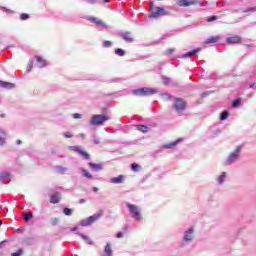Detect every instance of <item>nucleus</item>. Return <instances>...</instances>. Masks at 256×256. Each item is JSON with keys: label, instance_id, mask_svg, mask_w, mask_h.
<instances>
[{"label": "nucleus", "instance_id": "57", "mask_svg": "<svg viewBox=\"0 0 256 256\" xmlns=\"http://www.w3.org/2000/svg\"><path fill=\"white\" fill-rule=\"evenodd\" d=\"M203 97H207V92H205V93L203 94Z\"/></svg>", "mask_w": 256, "mask_h": 256}, {"label": "nucleus", "instance_id": "35", "mask_svg": "<svg viewBox=\"0 0 256 256\" xmlns=\"http://www.w3.org/2000/svg\"><path fill=\"white\" fill-rule=\"evenodd\" d=\"M131 169H132V171H139V169H141V166H139V165L136 164V163H133V164L131 165Z\"/></svg>", "mask_w": 256, "mask_h": 256}, {"label": "nucleus", "instance_id": "34", "mask_svg": "<svg viewBox=\"0 0 256 256\" xmlns=\"http://www.w3.org/2000/svg\"><path fill=\"white\" fill-rule=\"evenodd\" d=\"M23 255V250L18 249L16 252H13L11 256H22Z\"/></svg>", "mask_w": 256, "mask_h": 256}, {"label": "nucleus", "instance_id": "19", "mask_svg": "<svg viewBox=\"0 0 256 256\" xmlns=\"http://www.w3.org/2000/svg\"><path fill=\"white\" fill-rule=\"evenodd\" d=\"M124 41H127V43H133V37H131V33L126 32L123 34Z\"/></svg>", "mask_w": 256, "mask_h": 256}, {"label": "nucleus", "instance_id": "40", "mask_svg": "<svg viewBox=\"0 0 256 256\" xmlns=\"http://www.w3.org/2000/svg\"><path fill=\"white\" fill-rule=\"evenodd\" d=\"M111 45H113V43H111V41H104L103 42V47H111Z\"/></svg>", "mask_w": 256, "mask_h": 256}, {"label": "nucleus", "instance_id": "43", "mask_svg": "<svg viewBox=\"0 0 256 256\" xmlns=\"http://www.w3.org/2000/svg\"><path fill=\"white\" fill-rule=\"evenodd\" d=\"M81 117H83V115H81V114H79V113L73 114V118H74V119H81Z\"/></svg>", "mask_w": 256, "mask_h": 256}, {"label": "nucleus", "instance_id": "14", "mask_svg": "<svg viewBox=\"0 0 256 256\" xmlns=\"http://www.w3.org/2000/svg\"><path fill=\"white\" fill-rule=\"evenodd\" d=\"M199 53V49L192 50L190 52H187L181 56V59H187L188 57H193V55H197Z\"/></svg>", "mask_w": 256, "mask_h": 256}, {"label": "nucleus", "instance_id": "49", "mask_svg": "<svg viewBox=\"0 0 256 256\" xmlns=\"http://www.w3.org/2000/svg\"><path fill=\"white\" fill-rule=\"evenodd\" d=\"M175 50L174 49H168L167 51H166V54L167 55H171V53H173Z\"/></svg>", "mask_w": 256, "mask_h": 256}, {"label": "nucleus", "instance_id": "33", "mask_svg": "<svg viewBox=\"0 0 256 256\" xmlns=\"http://www.w3.org/2000/svg\"><path fill=\"white\" fill-rule=\"evenodd\" d=\"M239 105H241V99L240 98L234 100L233 103H232V107H239Z\"/></svg>", "mask_w": 256, "mask_h": 256}, {"label": "nucleus", "instance_id": "46", "mask_svg": "<svg viewBox=\"0 0 256 256\" xmlns=\"http://www.w3.org/2000/svg\"><path fill=\"white\" fill-rule=\"evenodd\" d=\"M65 137H66L67 139H71V137H73V134H71V132H66V133H65Z\"/></svg>", "mask_w": 256, "mask_h": 256}, {"label": "nucleus", "instance_id": "20", "mask_svg": "<svg viewBox=\"0 0 256 256\" xmlns=\"http://www.w3.org/2000/svg\"><path fill=\"white\" fill-rule=\"evenodd\" d=\"M6 137H7V134L5 133V131L0 130V145H3V143H5Z\"/></svg>", "mask_w": 256, "mask_h": 256}, {"label": "nucleus", "instance_id": "3", "mask_svg": "<svg viewBox=\"0 0 256 256\" xmlns=\"http://www.w3.org/2000/svg\"><path fill=\"white\" fill-rule=\"evenodd\" d=\"M132 93H133V95L147 97L149 95H155V93H157V89L144 87V88H139V89L133 90Z\"/></svg>", "mask_w": 256, "mask_h": 256}, {"label": "nucleus", "instance_id": "53", "mask_svg": "<svg viewBox=\"0 0 256 256\" xmlns=\"http://www.w3.org/2000/svg\"><path fill=\"white\" fill-rule=\"evenodd\" d=\"M254 86H255V83L250 84V89H253Z\"/></svg>", "mask_w": 256, "mask_h": 256}, {"label": "nucleus", "instance_id": "7", "mask_svg": "<svg viewBox=\"0 0 256 256\" xmlns=\"http://www.w3.org/2000/svg\"><path fill=\"white\" fill-rule=\"evenodd\" d=\"M239 153H241V146H237L235 151L229 155L226 165H233L239 159Z\"/></svg>", "mask_w": 256, "mask_h": 256}, {"label": "nucleus", "instance_id": "1", "mask_svg": "<svg viewBox=\"0 0 256 256\" xmlns=\"http://www.w3.org/2000/svg\"><path fill=\"white\" fill-rule=\"evenodd\" d=\"M150 7L152 9V12L150 14V17L152 19H159V17H165V15H169V12H167L162 7H155V8H153V2L150 3Z\"/></svg>", "mask_w": 256, "mask_h": 256}, {"label": "nucleus", "instance_id": "18", "mask_svg": "<svg viewBox=\"0 0 256 256\" xmlns=\"http://www.w3.org/2000/svg\"><path fill=\"white\" fill-rule=\"evenodd\" d=\"M36 61H37V63L40 64V67L47 66V61L45 59H43L41 56H36Z\"/></svg>", "mask_w": 256, "mask_h": 256}, {"label": "nucleus", "instance_id": "15", "mask_svg": "<svg viewBox=\"0 0 256 256\" xmlns=\"http://www.w3.org/2000/svg\"><path fill=\"white\" fill-rule=\"evenodd\" d=\"M239 11H242V13H255V11H256V6H255V7H250V8H248V9L233 10L234 13H239Z\"/></svg>", "mask_w": 256, "mask_h": 256}, {"label": "nucleus", "instance_id": "11", "mask_svg": "<svg viewBox=\"0 0 256 256\" xmlns=\"http://www.w3.org/2000/svg\"><path fill=\"white\" fill-rule=\"evenodd\" d=\"M60 199H61V195L59 193H55L50 197V203L52 205H56V203H59Z\"/></svg>", "mask_w": 256, "mask_h": 256}, {"label": "nucleus", "instance_id": "48", "mask_svg": "<svg viewBox=\"0 0 256 256\" xmlns=\"http://www.w3.org/2000/svg\"><path fill=\"white\" fill-rule=\"evenodd\" d=\"M84 1H86V3H91L92 5H93L94 3H97V0H84Z\"/></svg>", "mask_w": 256, "mask_h": 256}, {"label": "nucleus", "instance_id": "29", "mask_svg": "<svg viewBox=\"0 0 256 256\" xmlns=\"http://www.w3.org/2000/svg\"><path fill=\"white\" fill-rule=\"evenodd\" d=\"M30 219H33V213L28 212L26 214H24V221H30Z\"/></svg>", "mask_w": 256, "mask_h": 256}, {"label": "nucleus", "instance_id": "38", "mask_svg": "<svg viewBox=\"0 0 256 256\" xmlns=\"http://www.w3.org/2000/svg\"><path fill=\"white\" fill-rule=\"evenodd\" d=\"M71 151H76V153H79L81 151V147L79 146H70Z\"/></svg>", "mask_w": 256, "mask_h": 256}, {"label": "nucleus", "instance_id": "2", "mask_svg": "<svg viewBox=\"0 0 256 256\" xmlns=\"http://www.w3.org/2000/svg\"><path fill=\"white\" fill-rule=\"evenodd\" d=\"M101 217H103L102 210H100L99 212L95 213L94 215L82 220L80 222V225L82 227H87L89 225H93V223H95V221H98V219H101Z\"/></svg>", "mask_w": 256, "mask_h": 256}, {"label": "nucleus", "instance_id": "32", "mask_svg": "<svg viewBox=\"0 0 256 256\" xmlns=\"http://www.w3.org/2000/svg\"><path fill=\"white\" fill-rule=\"evenodd\" d=\"M80 237L84 240V241H86V243H88V245H91V239L89 238V237H87V236H85V235H83V234H80Z\"/></svg>", "mask_w": 256, "mask_h": 256}, {"label": "nucleus", "instance_id": "50", "mask_svg": "<svg viewBox=\"0 0 256 256\" xmlns=\"http://www.w3.org/2000/svg\"><path fill=\"white\" fill-rule=\"evenodd\" d=\"M93 191H94L95 193H97V191H99V188L94 187V188H93Z\"/></svg>", "mask_w": 256, "mask_h": 256}, {"label": "nucleus", "instance_id": "21", "mask_svg": "<svg viewBox=\"0 0 256 256\" xmlns=\"http://www.w3.org/2000/svg\"><path fill=\"white\" fill-rule=\"evenodd\" d=\"M82 175L83 177H86V179H93V175L84 168H82Z\"/></svg>", "mask_w": 256, "mask_h": 256}, {"label": "nucleus", "instance_id": "6", "mask_svg": "<svg viewBox=\"0 0 256 256\" xmlns=\"http://www.w3.org/2000/svg\"><path fill=\"white\" fill-rule=\"evenodd\" d=\"M174 108L177 113H181V111H185V109L187 108V102H185V100H183L182 98H175Z\"/></svg>", "mask_w": 256, "mask_h": 256}, {"label": "nucleus", "instance_id": "42", "mask_svg": "<svg viewBox=\"0 0 256 256\" xmlns=\"http://www.w3.org/2000/svg\"><path fill=\"white\" fill-rule=\"evenodd\" d=\"M163 81H164V85H169V83H171V79L169 78H163Z\"/></svg>", "mask_w": 256, "mask_h": 256}, {"label": "nucleus", "instance_id": "24", "mask_svg": "<svg viewBox=\"0 0 256 256\" xmlns=\"http://www.w3.org/2000/svg\"><path fill=\"white\" fill-rule=\"evenodd\" d=\"M138 131H142V133H147L149 131V127L145 125H138L137 126Z\"/></svg>", "mask_w": 256, "mask_h": 256}, {"label": "nucleus", "instance_id": "22", "mask_svg": "<svg viewBox=\"0 0 256 256\" xmlns=\"http://www.w3.org/2000/svg\"><path fill=\"white\" fill-rule=\"evenodd\" d=\"M220 37L219 36H214V37H210L206 40V43H217V41H219Z\"/></svg>", "mask_w": 256, "mask_h": 256}, {"label": "nucleus", "instance_id": "28", "mask_svg": "<svg viewBox=\"0 0 256 256\" xmlns=\"http://www.w3.org/2000/svg\"><path fill=\"white\" fill-rule=\"evenodd\" d=\"M177 143H179V140L169 143V144H166L164 147H165V149H173V147H175L177 145Z\"/></svg>", "mask_w": 256, "mask_h": 256}, {"label": "nucleus", "instance_id": "52", "mask_svg": "<svg viewBox=\"0 0 256 256\" xmlns=\"http://www.w3.org/2000/svg\"><path fill=\"white\" fill-rule=\"evenodd\" d=\"M16 144H17V145H21V140H17V141H16Z\"/></svg>", "mask_w": 256, "mask_h": 256}, {"label": "nucleus", "instance_id": "39", "mask_svg": "<svg viewBox=\"0 0 256 256\" xmlns=\"http://www.w3.org/2000/svg\"><path fill=\"white\" fill-rule=\"evenodd\" d=\"M65 215H73V210L70 208H65Z\"/></svg>", "mask_w": 256, "mask_h": 256}, {"label": "nucleus", "instance_id": "36", "mask_svg": "<svg viewBox=\"0 0 256 256\" xmlns=\"http://www.w3.org/2000/svg\"><path fill=\"white\" fill-rule=\"evenodd\" d=\"M20 19L21 21H27V19H29V14H25V13L21 14Z\"/></svg>", "mask_w": 256, "mask_h": 256}, {"label": "nucleus", "instance_id": "51", "mask_svg": "<svg viewBox=\"0 0 256 256\" xmlns=\"http://www.w3.org/2000/svg\"><path fill=\"white\" fill-rule=\"evenodd\" d=\"M79 203H80V204L85 203V199H80V200H79Z\"/></svg>", "mask_w": 256, "mask_h": 256}, {"label": "nucleus", "instance_id": "12", "mask_svg": "<svg viewBox=\"0 0 256 256\" xmlns=\"http://www.w3.org/2000/svg\"><path fill=\"white\" fill-rule=\"evenodd\" d=\"M123 179H125V176L120 175L118 177H113L110 179V183H114L115 185H119V183H123Z\"/></svg>", "mask_w": 256, "mask_h": 256}, {"label": "nucleus", "instance_id": "47", "mask_svg": "<svg viewBox=\"0 0 256 256\" xmlns=\"http://www.w3.org/2000/svg\"><path fill=\"white\" fill-rule=\"evenodd\" d=\"M116 237H117L118 239H121V238L123 237V232H118V233L116 234Z\"/></svg>", "mask_w": 256, "mask_h": 256}, {"label": "nucleus", "instance_id": "44", "mask_svg": "<svg viewBox=\"0 0 256 256\" xmlns=\"http://www.w3.org/2000/svg\"><path fill=\"white\" fill-rule=\"evenodd\" d=\"M93 141H94L95 145H99V143H100L99 138H97L96 136H93Z\"/></svg>", "mask_w": 256, "mask_h": 256}, {"label": "nucleus", "instance_id": "9", "mask_svg": "<svg viewBox=\"0 0 256 256\" xmlns=\"http://www.w3.org/2000/svg\"><path fill=\"white\" fill-rule=\"evenodd\" d=\"M88 166L90 167V169H92V171H102L103 170V165L101 164H95L93 162H89Z\"/></svg>", "mask_w": 256, "mask_h": 256}, {"label": "nucleus", "instance_id": "30", "mask_svg": "<svg viewBox=\"0 0 256 256\" xmlns=\"http://www.w3.org/2000/svg\"><path fill=\"white\" fill-rule=\"evenodd\" d=\"M225 177H227L226 173L223 172L219 177H218V183L221 185L223 181H225Z\"/></svg>", "mask_w": 256, "mask_h": 256}, {"label": "nucleus", "instance_id": "31", "mask_svg": "<svg viewBox=\"0 0 256 256\" xmlns=\"http://www.w3.org/2000/svg\"><path fill=\"white\" fill-rule=\"evenodd\" d=\"M227 117H229V112H227V111L222 112L220 115L221 121H225V119H227Z\"/></svg>", "mask_w": 256, "mask_h": 256}, {"label": "nucleus", "instance_id": "27", "mask_svg": "<svg viewBox=\"0 0 256 256\" xmlns=\"http://www.w3.org/2000/svg\"><path fill=\"white\" fill-rule=\"evenodd\" d=\"M115 54L118 55L119 57H124L125 55V50L121 49V48H117L115 50Z\"/></svg>", "mask_w": 256, "mask_h": 256}, {"label": "nucleus", "instance_id": "54", "mask_svg": "<svg viewBox=\"0 0 256 256\" xmlns=\"http://www.w3.org/2000/svg\"><path fill=\"white\" fill-rule=\"evenodd\" d=\"M3 225V220L0 219V227Z\"/></svg>", "mask_w": 256, "mask_h": 256}, {"label": "nucleus", "instance_id": "13", "mask_svg": "<svg viewBox=\"0 0 256 256\" xmlns=\"http://www.w3.org/2000/svg\"><path fill=\"white\" fill-rule=\"evenodd\" d=\"M0 87H3L4 89H13V87H15V84L0 80Z\"/></svg>", "mask_w": 256, "mask_h": 256}, {"label": "nucleus", "instance_id": "60", "mask_svg": "<svg viewBox=\"0 0 256 256\" xmlns=\"http://www.w3.org/2000/svg\"><path fill=\"white\" fill-rule=\"evenodd\" d=\"M73 231H77V228H74Z\"/></svg>", "mask_w": 256, "mask_h": 256}, {"label": "nucleus", "instance_id": "58", "mask_svg": "<svg viewBox=\"0 0 256 256\" xmlns=\"http://www.w3.org/2000/svg\"><path fill=\"white\" fill-rule=\"evenodd\" d=\"M110 0H104V3H109Z\"/></svg>", "mask_w": 256, "mask_h": 256}, {"label": "nucleus", "instance_id": "41", "mask_svg": "<svg viewBox=\"0 0 256 256\" xmlns=\"http://www.w3.org/2000/svg\"><path fill=\"white\" fill-rule=\"evenodd\" d=\"M208 23H211L213 21H217V16H211L207 19Z\"/></svg>", "mask_w": 256, "mask_h": 256}, {"label": "nucleus", "instance_id": "5", "mask_svg": "<svg viewBox=\"0 0 256 256\" xmlns=\"http://www.w3.org/2000/svg\"><path fill=\"white\" fill-rule=\"evenodd\" d=\"M179 7H189L191 5H200L201 7H205L207 5V1H201L198 0H179L178 1Z\"/></svg>", "mask_w": 256, "mask_h": 256}, {"label": "nucleus", "instance_id": "55", "mask_svg": "<svg viewBox=\"0 0 256 256\" xmlns=\"http://www.w3.org/2000/svg\"><path fill=\"white\" fill-rule=\"evenodd\" d=\"M0 117H1V118L5 117V114H0Z\"/></svg>", "mask_w": 256, "mask_h": 256}, {"label": "nucleus", "instance_id": "26", "mask_svg": "<svg viewBox=\"0 0 256 256\" xmlns=\"http://www.w3.org/2000/svg\"><path fill=\"white\" fill-rule=\"evenodd\" d=\"M9 175H10L9 172H1L0 173V180L5 181L6 179H8Z\"/></svg>", "mask_w": 256, "mask_h": 256}, {"label": "nucleus", "instance_id": "25", "mask_svg": "<svg viewBox=\"0 0 256 256\" xmlns=\"http://www.w3.org/2000/svg\"><path fill=\"white\" fill-rule=\"evenodd\" d=\"M161 98L163 99V101H171V99H173V96H171V94L164 93L161 95Z\"/></svg>", "mask_w": 256, "mask_h": 256}, {"label": "nucleus", "instance_id": "45", "mask_svg": "<svg viewBox=\"0 0 256 256\" xmlns=\"http://www.w3.org/2000/svg\"><path fill=\"white\" fill-rule=\"evenodd\" d=\"M33 69V61H29L28 70L31 71Z\"/></svg>", "mask_w": 256, "mask_h": 256}, {"label": "nucleus", "instance_id": "37", "mask_svg": "<svg viewBox=\"0 0 256 256\" xmlns=\"http://www.w3.org/2000/svg\"><path fill=\"white\" fill-rule=\"evenodd\" d=\"M51 225H58L59 224V218H52L50 220Z\"/></svg>", "mask_w": 256, "mask_h": 256}, {"label": "nucleus", "instance_id": "23", "mask_svg": "<svg viewBox=\"0 0 256 256\" xmlns=\"http://www.w3.org/2000/svg\"><path fill=\"white\" fill-rule=\"evenodd\" d=\"M78 153H79V155H81V157H83V158L86 159V160H89V159L91 158V156L89 155V153H87V152H85V151H83V150H81V149H80V151H79Z\"/></svg>", "mask_w": 256, "mask_h": 256}, {"label": "nucleus", "instance_id": "4", "mask_svg": "<svg viewBox=\"0 0 256 256\" xmlns=\"http://www.w3.org/2000/svg\"><path fill=\"white\" fill-rule=\"evenodd\" d=\"M109 119H111V118L107 115L96 114V115L92 116L90 125H94V126L103 125L105 123V121H109Z\"/></svg>", "mask_w": 256, "mask_h": 256}, {"label": "nucleus", "instance_id": "10", "mask_svg": "<svg viewBox=\"0 0 256 256\" xmlns=\"http://www.w3.org/2000/svg\"><path fill=\"white\" fill-rule=\"evenodd\" d=\"M193 240V228H189L184 235V241H192Z\"/></svg>", "mask_w": 256, "mask_h": 256}, {"label": "nucleus", "instance_id": "61", "mask_svg": "<svg viewBox=\"0 0 256 256\" xmlns=\"http://www.w3.org/2000/svg\"><path fill=\"white\" fill-rule=\"evenodd\" d=\"M1 245H3V242L0 243V247H1Z\"/></svg>", "mask_w": 256, "mask_h": 256}, {"label": "nucleus", "instance_id": "8", "mask_svg": "<svg viewBox=\"0 0 256 256\" xmlns=\"http://www.w3.org/2000/svg\"><path fill=\"white\" fill-rule=\"evenodd\" d=\"M127 207L133 217V219H136V221H139L141 219V212L139 211V207L133 205V204H127Z\"/></svg>", "mask_w": 256, "mask_h": 256}, {"label": "nucleus", "instance_id": "17", "mask_svg": "<svg viewBox=\"0 0 256 256\" xmlns=\"http://www.w3.org/2000/svg\"><path fill=\"white\" fill-rule=\"evenodd\" d=\"M241 41V37L239 36H232L227 38V43L229 44H235V43H239Z\"/></svg>", "mask_w": 256, "mask_h": 256}, {"label": "nucleus", "instance_id": "56", "mask_svg": "<svg viewBox=\"0 0 256 256\" xmlns=\"http://www.w3.org/2000/svg\"><path fill=\"white\" fill-rule=\"evenodd\" d=\"M167 37H169V35H164V36H163V39H165V38H167Z\"/></svg>", "mask_w": 256, "mask_h": 256}, {"label": "nucleus", "instance_id": "16", "mask_svg": "<svg viewBox=\"0 0 256 256\" xmlns=\"http://www.w3.org/2000/svg\"><path fill=\"white\" fill-rule=\"evenodd\" d=\"M90 21H91L92 23H95V25H99L100 27L107 28V24H105L103 21H101V20L98 19V18H90Z\"/></svg>", "mask_w": 256, "mask_h": 256}, {"label": "nucleus", "instance_id": "59", "mask_svg": "<svg viewBox=\"0 0 256 256\" xmlns=\"http://www.w3.org/2000/svg\"><path fill=\"white\" fill-rule=\"evenodd\" d=\"M124 231H127V227H124Z\"/></svg>", "mask_w": 256, "mask_h": 256}]
</instances>
